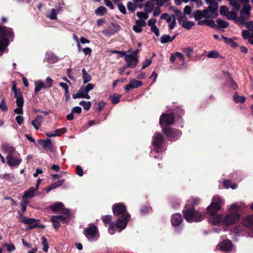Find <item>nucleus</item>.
<instances>
[{"label": "nucleus", "mask_w": 253, "mask_h": 253, "mask_svg": "<svg viewBox=\"0 0 253 253\" xmlns=\"http://www.w3.org/2000/svg\"><path fill=\"white\" fill-rule=\"evenodd\" d=\"M112 211L115 215H121L118 217L116 222V227L119 231H121L126 227L128 221L130 218V215L128 213H125L126 208L122 203L113 205Z\"/></svg>", "instance_id": "f257e3e1"}, {"label": "nucleus", "mask_w": 253, "mask_h": 253, "mask_svg": "<svg viewBox=\"0 0 253 253\" xmlns=\"http://www.w3.org/2000/svg\"><path fill=\"white\" fill-rule=\"evenodd\" d=\"M14 37V32L11 28L3 26L0 24V42L2 50L5 49L8 45L9 41L13 40Z\"/></svg>", "instance_id": "f03ea898"}, {"label": "nucleus", "mask_w": 253, "mask_h": 253, "mask_svg": "<svg viewBox=\"0 0 253 253\" xmlns=\"http://www.w3.org/2000/svg\"><path fill=\"white\" fill-rule=\"evenodd\" d=\"M182 213L185 219L188 222H197L203 220L204 215L195 210L185 206L182 211Z\"/></svg>", "instance_id": "7ed1b4c3"}, {"label": "nucleus", "mask_w": 253, "mask_h": 253, "mask_svg": "<svg viewBox=\"0 0 253 253\" xmlns=\"http://www.w3.org/2000/svg\"><path fill=\"white\" fill-rule=\"evenodd\" d=\"M167 142L163 134L159 132H155L152 137L153 150L157 153H161L167 149Z\"/></svg>", "instance_id": "20e7f679"}, {"label": "nucleus", "mask_w": 253, "mask_h": 253, "mask_svg": "<svg viewBox=\"0 0 253 253\" xmlns=\"http://www.w3.org/2000/svg\"><path fill=\"white\" fill-rule=\"evenodd\" d=\"M84 234L91 241H96L99 237L97 227L93 224H89V226L84 229Z\"/></svg>", "instance_id": "39448f33"}, {"label": "nucleus", "mask_w": 253, "mask_h": 253, "mask_svg": "<svg viewBox=\"0 0 253 253\" xmlns=\"http://www.w3.org/2000/svg\"><path fill=\"white\" fill-rule=\"evenodd\" d=\"M19 216L21 221L24 224L28 225V226L27 228V230H32L37 227L41 229H44L45 228V225L40 224L38 222L39 221V219L28 218L26 216H23L22 213H20Z\"/></svg>", "instance_id": "423d86ee"}, {"label": "nucleus", "mask_w": 253, "mask_h": 253, "mask_svg": "<svg viewBox=\"0 0 253 253\" xmlns=\"http://www.w3.org/2000/svg\"><path fill=\"white\" fill-rule=\"evenodd\" d=\"M162 131L170 141H176L180 138L182 134V132L180 130L169 127L163 128Z\"/></svg>", "instance_id": "0eeeda50"}, {"label": "nucleus", "mask_w": 253, "mask_h": 253, "mask_svg": "<svg viewBox=\"0 0 253 253\" xmlns=\"http://www.w3.org/2000/svg\"><path fill=\"white\" fill-rule=\"evenodd\" d=\"M241 215L238 212H231L223 219V224L226 226L237 224L240 220Z\"/></svg>", "instance_id": "6e6552de"}, {"label": "nucleus", "mask_w": 253, "mask_h": 253, "mask_svg": "<svg viewBox=\"0 0 253 253\" xmlns=\"http://www.w3.org/2000/svg\"><path fill=\"white\" fill-rule=\"evenodd\" d=\"M174 116L173 113H163L159 120V124L162 128L165 127H169L174 124Z\"/></svg>", "instance_id": "1a4fd4ad"}, {"label": "nucleus", "mask_w": 253, "mask_h": 253, "mask_svg": "<svg viewBox=\"0 0 253 253\" xmlns=\"http://www.w3.org/2000/svg\"><path fill=\"white\" fill-rule=\"evenodd\" d=\"M223 204V201L219 196H215L212 199L211 202L208 207V212L211 211L217 212L221 209V206Z\"/></svg>", "instance_id": "9d476101"}, {"label": "nucleus", "mask_w": 253, "mask_h": 253, "mask_svg": "<svg viewBox=\"0 0 253 253\" xmlns=\"http://www.w3.org/2000/svg\"><path fill=\"white\" fill-rule=\"evenodd\" d=\"M139 49H135L131 54L126 56V61L127 66L130 68H134L138 62L137 54L140 52Z\"/></svg>", "instance_id": "9b49d317"}, {"label": "nucleus", "mask_w": 253, "mask_h": 253, "mask_svg": "<svg viewBox=\"0 0 253 253\" xmlns=\"http://www.w3.org/2000/svg\"><path fill=\"white\" fill-rule=\"evenodd\" d=\"M7 163L9 167H14L19 165L22 162L19 154L12 155H7L6 157Z\"/></svg>", "instance_id": "f8f14e48"}, {"label": "nucleus", "mask_w": 253, "mask_h": 253, "mask_svg": "<svg viewBox=\"0 0 253 253\" xmlns=\"http://www.w3.org/2000/svg\"><path fill=\"white\" fill-rule=\"evenodd\" d=\"M38 143L40 145H42V147L44 150L48 151L50 152L53 151V146L50 139L47 138L46 140L40 139L38 140Z\"/></svg>", "instance_id": "ddd939ff"}, {"label": "nucleus", "mask_w": 253, "mask_h": 253, "mask_svg": "<svg viewBox=\"0 0 253 253\" xmlns=\"http://www.w3.org/2000/svg\"><path fill=\"white\" fill-rule=\"evenodd\" d=\"M120 26L117 23L112 22L109 26L108 29L103 32V33L105 35L110 36L117 33L120 31Z\"/></svg>", "instance_id": "4468645a"}, {"label": "nucleus", "mask_w": 253, "mask_h": 253, "mask_svg": "<svg viewBox=\"0 0 253 253\" xmlns=\"http://www.w3.org/2000/svg\"><path fill=\"white\" fill-rule=\"evenodd\" d=\"M217 247L219 248L220 250L225 252H228L232 250L233 244L229 240H225L218 244Z\"/></svg>", "instance_id": "2eb2a0df"}, {"label": "nucleus", "mask_w": 253, "mask_h": 253, "mask_svg": "<svg viewBox=\"0 0 253 253\" xmlns=\"http://www.w3.org/2000/svg\"><path fill=\"white\" fill-rule=\"evenodd\" d=\"M143 83L141 81L132 79L129 82V83L126 85L125 90L126 92H128L131 89L138 88Z\"/></svg>", "instance_id": "dca6fc26"}, {"label": "nucleus", "mask_w": 253, "mask_h": 253, "mask_svg": "<svg viewBox=\"0 0 253 253\" xmlns=\"http://www.w3.org/2000/svg\"><path fill=\"white\" fill-rule=\"evenodd\" d=\"M182 221V217L179 213H174L171 217V223L173 226L176 227L179 226Z\"/></svg>", "instance_id": "f3484780"}, {"label": "nucleus", "mask_w": 253, "mask_h": 253, "mask_svg": "<svg viewBox=\"0 0 253 253\" xmlns=\"http://www.w3.org/2000/svg\"><path fill=\"white\" fill-rule=\"evenodd\" d=\"M209 4V6L207 8L209 10L210 13L212 14V16H213L212 17L216 18L218 16V13L217 11L218 7V3L216 1L211 3Z\"/></svg>", "instance_id": "a211bd4d"}, {"label": "nucleus", "mask_w": 253, "mask_h": 253, "mask_svg": "<svg viewBox=\"0 0 253 253\" xmlns=\"http://www.w3.org/2000/svg\"><path fill=\"white\" fill-rule=\"evenodd\" d=\"M43 120V117L42 116L37 115L36 118L31 122V125L36 130H38L41 126Z\"/></svg>", "instance_id": "6ab92c4d"}, {"label": "nucleus", "mask_w": 253, "mask_h": 253, "mask_svg": "<svg viewBox=\"0 0 253 253\" xmlns=\"http://www.w3.org/2000/svg\"><path fill=\"white\" fill-rule=\"evenodd\" d=\"M49 208L53 213L60 212L61 210L64 208V204L62 202H58L50 205Z\"/></svg>", "instance_id": "aec40b11"}, {"label": "nucleus", "mask_w": 253, "mask_h": 253, "mask_svg": "<svg viewBox=\"0 0 253 253\" xmlns=\"http://www.w3.org/2000/svg\"><path fill=\"white\" fill-rule=\"evenodd\" d=\"M209 213L210 214L212 224L216 225L220 223L221 216L219 214L217 213V212L211 211V212Z\"/></svg>", "instance_id": "412c9836"}, {"label": "nucleus", "mask_w": 253, "mask_h": 253, "mask_svg": "<svg viewBox=\"0 0 253 253\" xmlns=\"http://www.w3.org/2000/svg\"><path fill=\"white\" fill-rule=\"evenodd\" d=\"M244 225L247 228H251L253 232V215L247 216L243 220Z\"/></svg>", "instance_id": "4be33fe9"}, {"label": "nucleus", "mask_w": 253, "mask_h": 253, "mask_svg": "<svg viewBox=\"0 0 253 253\" xmlns=\"http://www.w3.org/2000/svg\"><path fill=\"white\" fill-rule=\"evenodd\" d=\"M200 200L197 197L192 198L187 201V203L185 206H188L189 208L194 209L196 206H197L200 203Z\"/></svg>", "instance_id": "5701e85b"}, {"label": "nucleus", "mask_w": 253, "mask_h": 253, "mask_svg": "<svg viewBox=\"0 0 253 253\" xmlns=\"http://www.w3.org/2000/svg\"><path fill=\"white\" fill-rule=\"evenodd\" d=\"M46 61L49 63H54L59 60L58 57L53 52L47 53L46 54Z\"/></svg>", "instance_id": "b1692460"}, {"label": "nucleus", "mask_w": 253, "mask_h": 253, "mask_svg": "<svg viewBox=\"0 0 253 253\" xmlns=\"http://www.w3.org/2000/svg\"><path fill=\"white\" fill-rule=\"evenodd\" d=\"M36 191L34 187H31L28 190L24 192L23 199H31L34 197L35 192Z\"/></svg>", "instance_id": "393cba45"}, {"label": "nucleus", "mask_w": 253, "mask_h": 253, "mask_svg": "<svg viewBox=\"0 0 253 253\" xmlns=\"http://www.w3.org/2000/svg\"><path fill=\"white\" fill-rule=\"evenodd\" d=\"M173 113L174 114V118L176 117L177 119L180 120L184 115V111L180 107H177L174 109Z\"/></svg>", "instance_id": "a878e982"}, {"label": "nucleus", "mask_w": 253, "mask_h": 253, "mask_svg": "<svg viewBox=\"0 0 253 253\" xmlns=\"http://www.w3.org/2000/svg\"><path fill=\"white\" fill-rule=\"evenodd\" d=\"M240 16L237 18V23H239L242 25L245 24L246 20L249 19L251 17V15H248L246 14H240Z\"/></svg>", "instance_id": "bb28decb"}, {"label": "nucleus", "mask_w": 253, "mask_h": 253, "mask_svg": "<svg viewBox=\"0 0 253 253\" xmlns=\"http://www.w3.org/2000/svg\"><path fill=\"white\" fill-rule=\"evenodd\" d=\"M35 92L38 93L42 88H46L45 84L41 81H38L35 83Z\"/></svg>", "instance_id": "cd10ccee"}, {"label": "nucleus", "mask_w": 253, "mask_h": 253, "mask_svg": "<svg viewBox=\"0 0 253 253\" xmlns=\"http://www.w3.org/2000/svg\"><path fill=\"white\" fill-rule=\"evenodd\" d=\"M216 21L217 24V28H226L229 25L228 22L225 21L219 18H217Z\"/></svg>", "instance_id": "c85d7f7f"}, {"label": "nucleus", "mask_w": 253, "mask_h": 253, "mask_svg": "<svg viewBox=\"0 0 253 253\" xmlns=\"http://www.w3.org/2000/svg\"><path fill=\"white\" fill-rule=\"evenodd\" d=\"M251 7L249 3H245L244 4L242 9L240 11V14H246L248 15H251Z\"/></svg>", "instance_id": "c756f323"}, {"label": "nucleus", "mask_w": 253, "mask_h": 253, "mask_svg": "<svg viewBox=\"0 0 253 253\" xmlns=\"http://www.w3.org/2000/svg\"><path fill=\"white\" fill-rule=\"evenodd\" d=\"M226 17L228 20H234V22L237 23L238 15L236 12H234L232 10L229 11Z\"/></svg>", "instance_id": "7c9ffc66"}, {"label": "nucleus", "mask_w": 253, "mask_h": 253, "mask_svg": "<svg viewBox=\"0 0 253 253\" xmlns=\"http://www.w3.org/2000/svg\"><path fill=\"white\" fill-rule=\"evenodd\" d=\"M50 221L52 222L54 229L57 231L60 228V225L58 220L56 219V217L55 215H52L50 218Z\"/></svg>", "instance_id": "2f4dec72"}, {"label": "nucleus", "mask_w": 253, "mask_h": 253, "mask_svg": "<svg viewBox=\"0 0 253 253\" xmlns=\"http://www.w3.org/2000/svg\"><path fill=\"white\" fill-rule=\"evenodd\" d=\"M107 9L104 6H99L95 10V13L97 15L103 16L107 12Z\"/></svg>", "instance_id": "473e14b6"}, {"label": "nucleus", "mask_w": 253, "mask_h": 253, "mask_svg": "<svg viewBox=\"0 0 253 253\" xmlns=\"http://www.w3.org/2000/svg\"><path fill=\"white\" fill-rule=\"evenodd\" d=\"M233 97L234 102L236 103H243L246 100V98L245 96H240L237 92L234 94Z\"/></svg>", "instance_id": "72a5a7b5"}, {"label": "nucleus", "mask_w": 253, "mask_h": 253, "mask_svg": "<svg viewBox=\"0 0 253 253\" xmlns=\"http://www.w3.org/2000/svg\"><path fill=\"white\" fill-rule=\"evenodd\" d=\"M55 216L56 217V219L58 220L59 222H61L63 224H68L70 220V218H69V217H66L62 215H55Z\"/></svg>", "instance_id": "f704fd0d"}, {"label": "nucleus", "mask_w": 253, "mask_h": 253, "mask_svg": "<svg viewBox=\"0 0 253 253\" xmlns=\"http://www.w3.org/2000/svg\"><path fill=\"white\" fill-rule=\"evenodd\" d=\"M195 23L192 21L185 20L182 22L181 26L183 28H184L187 30L191 29L192 26L195 25Z\"/></svg>", "instance_id": "c9c22d12"}, {"label": "nucleus", "mask_w": 253, "mask_h": 253, "mask_svg": "<svg viewBox=\"0 0 253 253\" xmlns=\"http://www.w3.org/2000/svg\"><path fill=\"white\" fill-rule=\"evenodd\" d=\"M3 149L6 152L8 153V155L11 156L14 154V152L15 151V149L13 147L11 146L8 144L3 146Z\"/></svg>", "instance_id": "e433bc0d"}, {"label": "nucleus", "mask_w": 253, "mask_h": 253, "mask_svg": "<svg viewBox=\"0 0 253 253\" xmlns=\"http://www.w3.org/2000/svg\"><path fill=\"white\" fill-rule=\"evenodd\" d=\"M79 104L83 106L86 111H88L91 106V103L90 101H81L80 102Z\"/></svg>", "instance_id": "4c0bfd02"}, {"label": "nucleus", "mask_w": 253, "mask_h": 253, "mask_svg": "<svg viewBox=\"0 0 253 253\" xmlns=\"http://www.w3.org/2000/svg\"><path fill=\"white\" fill-rule=\"evenodd\" d=\"M42 244L43 246V247H42L43 251H44V252H47L48 250L49 247H48V244L47 239L44 236H42Z\"/></svg>", "instance_id": "58836bf2"}, {"label": "nucleus", "mask_w": 253, "mask_h": 253, "mask_svg": "<svg viewBox=\"0 0 253 253\" xmlns=\"http://www.w3.org/2000/svg\"><path fill=\"white\" fill-rule=\"evenodd\" d=\"M171 37L168 35L164 34L160 38V42L162 43H166L171 42Z\"/></svg>", "instance_id": "ea45409f"}, {"label": "nucleus", "mask_w": 253, "mask_h": 253, "mask_svg": "<svg viewBox=\"0 0 253 253\" xmlns=\"http://www.w3.org/2000/svg\"><path fill=\"white\" fill-rule=\"evenodd\" d=\"M203 17L205 18H211L214 19L215 17H212V14L210 13V11L207 8L203 10H202Z\"/></svg>", "instance_id": "a19ab883"}, {"label": "nucleus", "mask_w": 253, "mask_h": 253, "mask_svg": "<svg viewBox=\"0 0 253 253\" xmlns=\"http://www.w3.org/2000/svg\"><path fill=\"white\" fill-rule=\"evenodd\" d=\"M219 12L221 15L226 16L229 12V8L225 5H222L220 6Z\"/></svg>", "instance_id": "79ce46f5"}, {"label": "nucleus", "mask_w": 253, "mask_h": 253, "mask_svg": "<svg viewBox=\"0 0 253 253\" xmlns=\"http://www.w3.org/2000/svg\"><path fill=\"white\" fill-rule=\"evenodd\" d=\"M117 4L118 9L119 11L124 14H126V10L125 5L122 2H118L117 1V3H115Z\"/></svg>", "instance_id": "37998d69"}, {"label": "nucleus", "mask_w": 253, "mask_h": 253, "mask_svg": "<svg viewBox=\"0 0 253 253\" xmlns=\"http://www.w3.org/2000/svg\"><path fill=\"white\" fill-rule=\"evenodd\" d=\"M126 6L128 10L131 12H134L136 8V5L130 1L127 2Z\"/></svg>", "instance_id": "c03bdc74"}, {"label": "nucleus", "mask_w": 253, "mask_h": 253, "mask_svg": "<svg viewBox=\"0 0 253 253\" xmlns=\"http://www.w3.org/2000/svg\"><path fill=\"white\" fill-rule=\"evenodd\" d=\"M101 219L104 224H110L112 219V217L111 215H106L102 216Z\"/></svg>", "instance_id": "a18cd8bd"}, {"label": "nucleus", "mask_w": 253, "mask_h": 253, "mask_svg": "<svg viewBox=\"0 0 253 253\" xmlns=\"http://www.w3.org/2000/svg\"><path fill=\"white\" fill-rule=\"evenodd\" d=\"M46 17L52 20H56L57 18L56 10L54 8L52 9L51 13L46 15Z\"/></svg>", "instance_id": "49530a36"}, {"label": "nucleus", "mask_w": 253, "mask_h": 253, "mask_svg": "<svg viewBox=\"0 0 253 253\" xmlns=\"http://www.w3.org/2000/svg\"><path fill=\"white\" fill-rule=\"evenodd\" d=\"M203 17L202 10H197L194 14V18L196 21L201 20Z\"/></svg>", "instance_id": "de8ad7c7"}, {"label": "nucleus", "mask_w": 253, "mask_h": 253, "mask_svg": "<svg viewBox=\"0 0 253 253\" xmlns=\"http://www.w3.org/2000/svg\"><path fill=\"white\" fill-rule=\"evenodd\" d=\"M58 187H59V186L57 182L49 185L47 188L45 189V190L47 193H48L51 190H54Z\"/></svg>", "instance_id": "09e8293b"}, {"label": "nucleus", "mask_w": 253, "mask_h": 253, "mask_svg": "<svg viewBox=\"0 0 253 253\" xmlns=\"http://www.w3.org/2000/svg\"><path fill=\"white\" fill-rule=\"evenodd\" d=\"M207 56L209 58H216L219 56V53L217 51L213 50V51H210L208 53Z\"/></svg>", "instance_id": "8fccbe9b"}, {"label": "nucleus", "mask_w": 253, "mask_h": 253, "mask_svg": "<svg viewBox=\"0 0 253 253\" xmlns=\"http://www.w3.org/2000/svg\"><path fill=\"white\" fill-rule=\"evenodd\" d=\"M110 98L111 100L112 103L114 105L118 104L120 102V96L111 95L110 96Z\"/></svg>", "instance_id": "3c124183"}, {"label": "nucleus", "mask_w": 253, "mask_h": 253, "mask_svg": "<svg viewBox=\"0 0 253 253\" xmlns=\"http://www.w3.org/2000/svg\"><path fill=\"white\" fill-rule=\"evenodd\" d=\"M183 52L185 53L186 56H187L188 57H190L193 52V50L190 47H188L183 49Z\"/></svg>", "instance_id": "603ef678"}, {"label": "nucleus", "mask_w": 253, "mask_h": 253, "mask_svg": "<svg viewBox=\"0 0 253 253\" xmlns=\"http://www.w3.org/2000/svg\"><path fill=\"white\" fill-rule=\"evenodd\" d=\"M242 37L245 40L249 39V38L251 37V33L247 30H244L242 32Z\"/></svg>", "instance_id": "864d4df0"}, {"label": "nucleus", "mask_w": 253, "mask_h": 253, "mask_svg": "<svg viewBox=\"0 0 253 253\" xmlns=\"http://www.w3.org/2000/svg\"><path fill=\"white\" fill-rule=\"evenodd\" d=\"M60 212L64 214V216L66 217H69V218H70L71 211L70 210L68 209H65L64 206L63 209H62V210H61Z\"/></svg>", "instance_id": "5fc2aeb1"}, {"label": "nucleus", "mask_w": 253, "mask_h": 253, "mask_svg": "<svg viewBox=\"0 0 253 253\" xmlns=\"http://www.w3.org/2000/svg\"><path fill=\"white\" fill-rule=\"evenodd\" d=\"M67 129L66 127H63L62 128L57 129L55 130V133L56 134V136H60L65 133Z\"/></svg>", "instance_id": "6e6d98bb"}, {"label": "nucleus", "mask_w": 253, "mask_h": 253, "mask_svg": "<svg viewBox=\"0 0 253 253\" xmlns=\"http://www.w3.org/2000/svg\"><path fill=\"white\" fill-rule=\"evenodd\" d=\"M95 85L93 84H88L85 86H84V91L85 93H88L90 90L94 88Z\"/></svg>", "instance_id": "4d7b16f0"}, {"label": "nucleus", "mask_w": 253, "mask_h": 253, "mask_svg": "<svg viewBox=\"0 0 253 253\" xmlns=\"http://www.w3.org/2000/svg\"><path fill=\"white\" fill-rule=\"evenodd\" d=\"M0 109L3 111H7L8 110L5 101V99L4 98H2L1 102L0 103Z\"/></svg>", "instance_id": "13d9d810"}, {"label": "nucleus", "mask_w": 253, "mask_h": 253, "mask_svg": "<svg viewBox=\"0 0 253 253\" xmlns=\"http://www.w3.org/2000/svg\"><path fill=\"white\" fill-rule=\"evenodd\" d=\"M136 15L139 18L143 19L144 20L147 19L148 17V14L143 12H137L136 13Z\"/></svg>", "instance_id": "bf43d9fd"}, {"label": "nucleus", "mask_w": 253, "mask_h": 253, "mask_svg": "<svg viewBox=\"0 0 253 253\" xmlns=\"http://www.w3.org/2000/svg\"><path fill=\"white\" fill-rule=\"evenodd\" d=\"M161 18L165 19L167 22L170 23L171 21V17L169 16L168 13H163L161 16Z\"/></svg>", "instance_id": "052dcab7"}, {"label": "nucleus", "mask_w": 253, "mask_h": 253, "mask_svg": "<svg viewBox=\"0 0 253 253\" xmlns=\"http://www.w3.org/2000/svg\"><path fill=\"white\" fill-rule=\"evenodd\" d=\"M16 103L17 107H23L24 105V98L23 97H18L16 99Z\"/></svg>", "instance_id": "680f3d73"}, {"label": "nucleus", "mask_w": 253, "mask_h": 253, "mask_svg": "<svg viewBox=\"0 0 253 253\" xmlns=\"http://www.w3.org/2000/svg\"><path fill=\"white\" fill-rule=\"evenodd\" d=\"M83 83L85 84L91 80V76L89 74H87L83 76Z\"/></svg>", "instance_id": "e2e57ef3"}, {"label": "nucleus", "mask_w": 253, "mask_h": 253, "mask_svg": "<svg viewBox=\"0 0 253 253\" xmlns=\"http://www.w3.org/2000/svg\"><path fill=\"white\" fill-rule=\"evenodd\" d=\"M152 63L151 59H146L145 60L144 62H143V65L142 67V69H144L146 67L149 66Z\"/></svg>", "instance_id": "0e129e2a"}, {"label": "nucleus", "mask_w": 253, "mask_h": 253, "mask_svg": "<svg viewBox=\"0 0 253 253\" xmlns=\"http://www.w3.org/2000/svg\"><path fill=\"white\" fill-rule=\"evenodd\" d=\"M240 209V206L237 204H233L231 205V212H237Z\"/></svg>", "instance_id": "69168bd1"}, {"label": "nucleus", "mask_w": 253, "mask_h": 253, "mask_svg": "<svg viewBox=\"0 0 253 253\" xmlns=\"http://www.w3.org/2000/svg\"><path fill=\"white\" fill-rule=\"evenodd\" d=\"M52 82L53 80L51 78H47L45 83L46 88H50V87H51L52 85Z\"/></svg>", "instance_id": "338daca9"}, {"label": "nucleus", "mask_w": 253, "mask_h": 253, "mask_svg": "<svg viewBox=\"0 0 253 253\" xmlns=\"http://www.w3.org/2000/svg\"><path fill=\"white\" fill-rule=\"evenodd\" d=\"M172 207L175 209H177L179 207L180 202L178 200H172L170 201Z\"/></svg>", "instance_id": "774afa93"}]
</instances>
